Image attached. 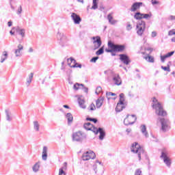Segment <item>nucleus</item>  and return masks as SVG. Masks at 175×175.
Returning <instances> with one entry per match:
<instances>
[{
    "mask_svg": "<svg viewBox=\"0 0 175 175\" xmlns=\"http://www.w3.org/2000/svg\"><path fill=\"white\" fill-rule=\"evenodd\" d=\"M152 102L154 103L152 107L154 109L156 114L161 117H165L167 113L166 111L163 109V107L161 105V103L158 102V100H157L155 97L153 98Z\"/></svg>",
    "mask_w": 175,
    "mask_h": 175,
    "instance_id": "obj_1",
    "label": "nucleus"
},
{
    "mask_svg": "<svg viewBox=\"0 0 175 175\" xmlns=\"http://www.w3.org/2000/svg\"><path fill=\"white\" fill-rule=\"evenodd\" d=\"M131 152L134 154H137L139 160L142 159V157L146 156V152H144V149L140 147V145L137 142H135L132 144L131 148Z\"/></svg>",
    "mask_w": 175,
    "mask_h": 175,
    "instance_id": "obj_2",
    "label": "nucleus"
},
{
    "mask_svg": "<svg viewBox=\"0 0 175 175\" xmlns=\"http://www.w3.org/2000/svg\"><path fill=\"white\" fill-rule=\"evenodd\" d=\"M157 120L161 123L162 132H169L170 131V121L168 119L159 118Z\"/></svg>",
    "mask_w": 175,
    "mask_h": 175,
    "instance_id": "obj_3",
    "label": "nucleus"
},
{
    "mask_svg": "<svg viewBox=\"0 0 175 175\" xmlns=\"http://www.w3.org/2000/svg\"><path fill=\"white\" fill-rule=\"evenodd\" d=\"M135 31L138 36H143L144 31H146V22L144 21H139L137 23Z\"/></svg>",
    "mask_w": 175,
    "mask_h": 175,
    "instance_id": "obj_4",
    "label": "nucleus"
},
{
    "mask_svg": "<svg viewBox=\"0 0 175 175\" xmlns=\"http://www.w3.org/2000/svg\"><path fill=\"white\" fill-rule=\"evenodd\" d=\"M107 46L109 49H113V53H122L125 50V45L116 44L111 41H108Z\"/></svg>",
    "mask_w": 175,
    "mask_h": 175,
    "instance_id": "obj_5",
    "label": "nucleus"
},
{
    "mask_svg": "<svg viewBox=\"0 0 175 175\" xmlns=\"http://www.w3.org/2000/svg\"><path fill=\"white\" fill-rule=\"evenodd\" d=\"M137 120L136 115H127L126 118L124 120V124L126 126L133 125Z\"/></svg>",
    "mask_w": 175,
    "mask_h": 175,
    "instance_id": "obj_6",
    "label": "nucleus"
},
{
    "mask_svg": "<svg viewBox=\"0 0 175 175\" xmlns=\"http://www.w3.org/2000/svg\"><path fill=\"white\" fill-rule=\"evenodd\" d=\"M90 131L94 132L95 135H98V133H100V135H99L100 140H103V139H105V136H106V133L103 131V129L100 127L98 129L93 126Z\"/></svg>",
    "mask_w": 175,
    "mask_h": 175,
    "instance_id": "obj_7",
    "label": "nucleus"
},
{
    "mask_svg": "<svg viewBox=\"0 0 175 175\" xmlns=\"http://www.w3.org/2000/svg\"><path fill=\"white\" fill-rule=\"evenodd\" d=\"M112 73V83L115 85H121L122 84V81L121 80V77L120 75L114 73V72H111Z\"/></svg>",
    "mask_w": 175,
    "mask_h": 175,
    "instance_id": "obj_8",
    "label": "nucleus"
},
{
    "mask_svg": "<svg viewBox=\"0 0 175 175\" xmlns=\"http://www.w3.org/2000/svg\"><path fill=\"white\" fill-rule=\"evenodd\" d=\"M96 154L92 151H88L83 154V161H90V159H95Z\"/></svg>",
    "mask_w": 175,
    "mask_h": 175,
    "instance_id": "obj_9",
    "label": "nucleus"
},
{
    "mask_svg": "<svg viewBox=\"0 0 175 175\" xmlns=\"http://www.w3.org/2000/svg\"><path fill=\"white\" fill-rule=\"evenodd\" d=\"M94 50H98L100 46H102V40L99 36L92 37Z\"/></svg>",
    "mask_w": 175,
    "mask_h": 175,
    "instance_id": "obj_10",
    "label": "nucleus"
},
{
    "mask_svg": "<svg viewBox=\"0 0 175 175\" xmlns=\"http://www.w3.org/2000/svg\"><path fill=\"white\" fill-rule=\"evenodd\" d=\"M83 139H84V134L81 131H78L72 135V140L75 142H81Z\"/></svg>",
    "mask_w": 175,
    "mask_h": 175,
    "instance_id": "obj_11",
    "label": "nucleus"
},
{
    "mask_svg": "<svg viewBox=\"0 0 175 175\" xmlns=\"http://www.w3.org/2000/svg\"><path fill=\"white\" fill-rule=\"evenodd\" d=\"M57 40L59 41V43L62 46H64V44H65V43L68 42L66 37L62 33L58 32L57 34Z\"/></svg>",
    "mask_w": 175,
    "mask_h": 175,
    "instance_id": "obj_12",
    "label": "nucleus"
},
{
    "mask_svg": "<svg viewBox=\"0 0 175 175\" xmlns=\"http://www.w3.org/2000/svg\"><path fill=\"white\" fill-rule=\"evenodd\" d=\"M73 89L75 91H77L78 90H83L85 94H88V88H85L84 86V84L83 83H77L73 85Z\"/></svg>",
    "mask_w": 175,
    "mask_h": 175,
    "instance_id": "obj_13",
    "label": "nucleus"
},
{
    "mask_svg": "<svg viewBox=\"0 0 175 175\" xmlns=\"http://www.w3.org/2000/svg\"><path fill=\"white\" fill-rule=\"evenodd\" d=\"M120 59L124 65H129L131 64V59H129V57L128 55L125 54H120L119 55Z\"/></svg>",
    "mask_w": 175,
    "mask_h": 175,
    "instance_id": "obj_14",
    "label": "nucleus"
},
{
    "mask_svg": "<svg viewBox=\"0 0 175 175\" xmlns=\"http://www.w3.org/2000/svg\"><path fill=\"white\" fill-rule=\"evenodd\" d=\"M71 18L74 21V24L79 25L81 23V17L75 12L71 13Z\"/></svg>",
    "mask_w": 175,
    "mask_h": 175,
    "instance_id": "obj_15",
    "label": "nucleus"
},
{
    "mask_svg": "<svg viewBox=\"0 0 175 175\" xmlns=\"http://www.w3.org/2000/svg\"><path fill=\"white\" fill-rule=\"evenodd\" d=\"M142 6H143V3L142 2H135L134 3H133V5H131L130 10L131 12H136L137 10H139V9H140V8H142Z\"/></svg>",
    "mask_w": 175,
    "mask_h": 175,
    "instance_id": "obj_16",
    "label": "nucleus"
},
{
    "mask_svg": "<svg viewBox=\"0 0 175 175\" xmlns=\"http://www.w3.org/2000/svg\"><path fill=\"white\" fill-rule=\"evenodd\" d=\"M161 158H163L164 163H165L167 166H170V165H172L170 159H169V157H167V154L165 152H162Z\"/></svg>",
    "mask_w": 175,
    "mask_h": 175,
    "instance_id": "obj_17",
    "label": "nucleus"
},
{
    "mask_svg": "<svg viewBox=\"0 0 175 175\" xmlns=\"http://www.w3.org/2000/svg\"><path fill=\"white\" fill-rule=\"evenodd\" d=\"M16 32L17 35H19L22 38V40L25 38V29L17 27H16Z\"/></svg>",
    "mask_w": 175,
    "mask_h": 175,
    "instance_id": "obj_18",
    "label": "nucleus"
},
{
    "mask_svg": "<svg viewBox=\"0 0 175 175\" xmlns=\"http://www.w3.org/2000/svg\"><path fill=\"white\" fill-rule=\"evenodd\" d=\"M23 50H24V46L21 45V44H19L17 46V49L14 50V54L16 57H21L22 55L21 51H23Z\"/></svg>",
    "mask_w": 175,
    "mask_h": 175,
    "instance_id": "obj_19",
    "label": "nucleus"
},
{
    "mask_svg": "<svg viewBox=\"0 0 175 175\" xmlns=\"http://www.w3.org/2000/svg\"><path fill=\"white\" fill-rule=\"evenodd\" d=\"M113 12L109 13L107 15V20L111 25H116V23H118V21L113 18Z\"/></svg>",
    "mask_w": 175,
    "mask_h": 175,
    "instance_id": "obj_20",
    "label": "nucleus"
},
{
    "mask_svg": "<svg viewBox=\"0 0 175 175\" xmlns=\"http://www.w3.org/2000/svg\"><path fill=\"white\" fill-rule=\"evenodd\" d=\"M103 100H105V98L103 96L96 100V106L97 109H100V107H102V105H103Z\"/></svg>",
    "mask_w": 175,
    "mask_h": 175,
    "instance_id": "obj_21",
    "label": "nucleus"
},
{
    "mask_svg": "<svg viewBox=\"0 0 175 175\" xmlns=\"http://www.w3.org/2000/svg\"><path fill=\"white\" fill-rule=\"evenodd\" d=\"M140 129L142 135L145 136V137H148V132H147V127L145 124H142L140 126Z\"/></svg>",
    "mask_w": 175,
    "mask_h": 175,
    "instance_id": "obj_22",
    "label": "nucleus"
},
{
    "mask_svg": "<svg viewBox=\"0 0 175 175\" xmlns=\"http://www.w3.org/2000/svg\"><path fill=\"white\" fill-rule=\"evenodd\" d=\"M32 79H33V72H31L26 79L27 87H29V85H31V83H32Z\"/></svg>",
    "mask_w": 175,
    "mask_h": 175,
    "instance_id": "obj_23",
    "label": "nucleus"
},
{
    "mask_svg": "<svg viewBox=\"0 0 175 175\" xmlns=\"http://www.w3.org/2000/svg\"><path fill=\"white\" fill-rule=\"evenodd\" d=\"M8 51H4L2 53L1 57V60L0 62L1 64H3V62H5V61H6L8 59Z\"/></svg>",
    "mask_w": 175,
    "mask_h": 175,
    "instance_id": "obj_24",
    "label": "nucleus"
},
{
    "mask_svg": "<svg viewBox=\"0 0 175 175\" xmlns=\"http://www.w3.org/2000/svg\"><path fill=\"white\" fill-rule=\"evenodd\" d=\"M47 151H48L47 146H44L42 149V158L43 161H47Z\"/></svg>",
    "mask_w": 175,
    "mask_h": 175,
    "instance_id": "obj_25",
    "label": "nucleus"
},
{
    "mask_svg": "<svg viewBox=\"0 0 175 175\" xmlns=\"http://www.w3.org/2000/svg\"><path fill=\"white\" fill-rule=\"evenodd\" d=\"M124 109V103H121L119 101V103H118L116 107V111L117 112H120L122 111V110Z\"/></svg>",
    "mask_w": 175,
    "mask_h": 175,
    "instance_id": "obj_26",
    "label": "nucleus"
},
{
    "mask_svg": "<svg viewBox=\"0 0 175 175\" xmlns=\"http://www.w3.org/2000/svg\"><path fill=\"white\" fill-rule=\"evenodd\" d=\"M5 113L7 121H12V112H10V110L5 109Z\"/></svg>",
    "mask_w": 175,
    "mask_h": 175,
    "instance_id": "obj_27",
    "label": "nucleus"
},
{
    "mask_svg": "<svg viewBox=\"0 0 175 175\" xmlns=\"http://www.w3.org/2000/svg\"><path fill=\"white\" fill-rule=\"evenodd\" d=\"M78 103L81 107V109H85L86 106L84 103H85V101L84 100V98H78Z\"/></svg>",
    "mask_w": 175,
    "mask_h": 175,
    "instance_id": "obj_28",
    "label": "nucleus"
},
{
    "mask_svg": "<svg viewBox=\"0 0 175 175\" xmlns=\"http://www.w3.org/2000/svg\"><path fill=\"white\" fill-rule=\"evenodd\" d=\"M39 169H40V163L38 162L32 167V170L34 173H38L39 172Z\"/></svg>",
    "mask_w": 175,
    "mask_h": 175,
    "instance_id": "obj_29",
    "label": "nucleus"
},
{
    "mask_svg": "<svg viewBox=\"0 0 175 175\" xmlns=\"http://www.w3.org/2000/svg\"><path fill=\"white\" fill-rule=\"evenodd\" d=\"M134 18L135 20H142L143 18V14L140 12H135L134 14Z\"/></svg>",
    "mask_w": 175,
    "mask_h": 175,
    "instance_id": "obj_30",
    "label": "nucleus"
},
{
    "mask_svg": "<svg viewBox=\"0 0 175 175\" xmlns=\"http://www.w3.org/2000/svg\"><path fill=\"white\" fill-rule=\"evenodd\" d=\"M151 53H152V49L151 48H146L145 49L144 52H142V54H143L145 56H148L150 55V54H151Z\"/></svg>",
    "mask_w": 175,
    "mask_h": 175,
    "instance_id": "obj_31",
    "label": "nucleus"
},
{
    "mask_svg": "<svg viewBox=\"0 0 175 175\" xmlns=\"http://www.w3.org/2000/svg\"><path fill=\"white\" fill-rule=\"evenodd\" d=\"M75 62H76V60H75V59H73L72 57H70L67 59V63L70 68H72V66H73Z\"/></svg>",
    "mask_w": 175,
    "mask_h": 175,
    "instance_id": "obj_32",
    "label": "nucleus"
},
{
    "mask_svg": "<svg viewBox=\"0 0 175 175\" xmlns=\"http://www.w3.org/2000/svg\"><path fill=\"white\" fill-rule=\"evenodd\" d=\"M92 126H94V125L90 122L85 123L83 125V128H85L86 131H91V129H92Z\"/></svg>",
    "mask_w": 175,
    "mask_h": 175,
    "instance_id": "obj_33",
    "label": "nucleus"
},
{
    "mask_svg": "<svg viewBox=\"0 0 175 175\" xmlns=\"http://www.w3.org/2000/svg\"><path fill=\"white\" fill-rule=\"evenodd\" d=\"M33 129L36 131V132H39V129L40 128V125L39 124V122L34 121L33 122Z\"/></svg>",
    "mask_w": 175,
    "mask_h": 175,
    "instance_id": "obj_34",
    "label": "nucleus"
},
{
    "mask_svg": "<svg viewBox=\"0 0 175 175\" xmlns=\"http://www.w3.org/2000/svg\"><path fill=\"white\" fill-rule=\"evenodd\" d=\"M144 59H146V61H147L148 62H152V63H154V57L150 56V55H148V56H144Z\"/></svg>",
    "mask_w": 175,
    "mask_h": 175,
    "instance_id": "obj_35",
    "label": "nucleus"
},
{
    "mask_svg": "<svg viewBox=\"0 0 175 175\" xmlns=\"http://www.w3.org/2000/svg\"><path fill=\"white\" fill-rule=\"evenodd\" d=\"M66 118H67L68 124L73 122V116L70 113H68L66 115Z\"/></svg>",
    "mask_w": 175,
    "mask_h": 175,
    "instance_id": "obj_36",
    "label": "nucleus"
},
{
    "mask_svg": "<svg viewBox=\"0 0 175 175\" xmlns=\"http://www.w3.org/2000/svg\"><path fill=\"white\" fill-rule=\"evenodd\" d=\"M105 53V46H102L96 52V55H102Z\"/></svg>",
    "mask_w": 175,
    "mask_h": 175,
    "instance_id": "obj_37",
    "label": "nucleus"
},
{
    "mask_svg": "<svg viewBox=\"0 0 175 175\" xmlns=\"http://www.w3.org/2000/svg\"><path fill=\"white\" fill-rule=\"evenodd\" d=\"M66 170V166L62 167L59 170V175H66V173H65V170Z\"/></svg>",
    "mask_w": 175,
    "mask_h": 175,
    "instance_id": "obj_38",
    "label": "nucleus"
},
{
    "mask_svg": "<svg viewBox=\"0 0 175 175\" xmlns=\"http://www.w3.org/2000/svg\"><path fill=\"white\" fill-rule=\"evenodd\" d=\"M124 96H125V95L123 93H121L120 94V100H119V102H120L121 103H123L124 102H125Z\"/></svg>",
    "mask_w": 175,
    "mask_h": 175,
    "instance_id": "obj_39",
    "label": "nucleus"
},
{
    "mask_svg": "<svg viewBox=\"0 0 175 175\" xmlns=\"http://www.w3.org/2000/svg\"><path fill=\"white\" fill-rule=\"evenodd\" d=\"M21 13H23V7L20 5L16 10V14H18V16H21Z\"/></svg>",
    "mask_w": 175,
    "mask_h": 175,
    "instance_id": "obj_40",
    "label": "nucleus"
},
{
    "mask_svg": "<svg viewBox=\"0 0 175 175\" xmlns=\"http://www.w3.org/2000/svg\"><path fill=\"white\" fill-rule=\"evenodd\" d=\"M88 109V110L94 111V110L96 109V107L95 106V104L92 103Z\"/></svg>",
    "mask_w": 175,
    "mask_h": 175,
    "instance_id": "obj_41",
    "label": "nucleus"
},
{
    "mask_svg": "<svg viewBox=\"0 0 175 175\" xmlns=\"http://www.w3.org/2000/svg\"><path fill=\"white\" fill-rule=\"evenodd\" d=\"M87 121H92L94 124H96L98 122V119L96 118H87Z\"/></svg>",
    "mask_w": 175,
    "mask_h": 175,
    "instance_id": "obj_42",
    "label": "nucleus"
},
{
    "mask_svg": "<svg viewBox=\"0 0 175 175\" xmlns=\"http://www.w3.org/2000/svg\"><path fill=\"white\" fill-rule=\"evenodd\" d=\"M143 18H146V20H148V18H150L152 14H142Z\"/></svg>",
    "mask_w": 175,
    "mask_h": 175,
    "instance_id": "obj_43",
    "label": "nucleus"
},
{
    "mask_svg": "<svg viewBox=\"0 0 175 175\" xmlns=\"http://www.w3.org/2000/svg\"><path fill=\"white\" fill-rule=\"evenodd\" d=\"M161 69H163V70H165V72H170V67L168 66H161Z\"/></svg>",
    "mask_w": 175,
    "mask_h": 175,
    "instance_id": "obj_44",
    "label": "nucleus"
},
{
    "mask_svg": "<svg viewBox=\"0 0 175 175\" xmlns=\"http://www.w3.org/2000/svg\"><path fill=\"white\" fill-rule=\"evenodd\" d=\"M101 92H102V88L100 86L97 87L95 92L96 95H98V94L100 93Z\"/></svg>",
    "mask_w": 175,
    "mask_h": 175,
    "instance_id": "obj_45",
    "label": "nucleus"
},
{
    "mask_svg": "<svg viewBox=\"0 0 175 175\" xmlns=\"http://www.w3.org/2000/svg\"><path fill=\"white\" fill-rule=\"evenodd\" d=\"M173 35H175V29L170 30L169 32H168V36H173Z\"/></svg>",
    "mask_w": 175,
    "mask_h": 175,
    "instance_id": "obj_46",
    "label": "nucleus"
},
{
    "mask_svg": "<svg viewBox=\"0 0 175 175\" xmlns=\"http://www.w3.org/2000/svg\"><path fill=\"white\" fill-rule=\"evenodd\" d=\"M72 68H81V64H79L78 63L76 62V60H75V64H73V66H72Z\"/></svg>",
    "mask_w": 175,
    "mask_h": 175,
    "instance_id": "obj_47",
    "label": "nucleus"
},
{
    "mask_svg": "<svg viewBox=\"0 0 175 175\" xmlns=\"http://www.w3.org/2000/svg\"><path fill=\"white\" fill-rule=\"evenodd\" d=\"M107 97L109 99V96H116V93H113V92H107L106 93Z\"/></svg>",
    "mask_w": 175,
    "mask_h": 175,
    "instance_id": "obj_48",
    "label": "nucleus"
},
{
    "mask_svg": "<svg viewBox=\"0 0 175 175\" xmlns=\"http://www.w3.org/2000/svg\"><path fill=\"white\" fill-rule=\"evenodd\" d=\"M98 59H99V57L96 56V57H93L91 60L90 62H96V61H98Z\"/></svg>",
    "mask_w": 175,
    "mask_h": 175,
    "instance_id": "obj_49",
    "label": "nucleus"
},
{
    "mask_svg": "<svg viewBox=\"0 0 175 175\" xmlns=\"http://www.w3.org/2000/svg\"><path fill=\"white\" fill-rule=\"evenodd\" d=\"M160 58H161V62H165V59H166V58H167V56H166V55H161L160 56Z\"/></svg>",
    "mask_w": 175,
    "mask_h": 175,
    "instance_id": "obj_50",
    "label": "nucleus"
},
{
    "mask_svg": "<svg viewBox=\"0 0 175 175\" xmlns=\"http://www.w3.org/2000/svg\"><path fill=\"white\" fill-rule=\"evenodd\" d=\"M135 175H142V170L137 169L135 170Z\"/></svg>",
    "mask_w": 175,
    "mask_h": 175,
    "instance_id": "obj_51",
    "label": "nucleus"
},
{
    "mask_svg": "<svg viewBox=\"0 0 175 175\" xmlns=\"http://www.w3.org/2000/svg\"><path fill=\"white\" fill-rule=\"evenodd\" d=\"M126 29L127 31H131V29H132V25H131V23H127Z\"/></svg>",
    "mask_w": 175,
    "mask_h": 175,
    "instance_id": "obj_52",
    "label": "nucleus"
},
{
    "mask_svg": "<svg viewBox=\"0 0 175 175\" xmlns=\"http://www.w3.org/2000/svg\"><path fill=\"white\" fill-rule=\"evenodd\" d=\"M173 54H174V51H171V52L168 53L167 54H166L165 55H166L167 58H169V57H172V55H173Z\"/></svg>",
    "mask_w": 175,
    "mask_h": 175,
    "instance_id": "obj_53",
    "label": "nucleus"
},
{
    "mask_svg": "<svg viewBox=\"0 0 175 175\" xmlns=\"http://www.w3.org/2000/svg\"><path fill=\"white\" fill-rule=\"evenodd\" d=\"M92 9H94V10H95L96 9H98V3H93V5L92 6Z\"/></svg>",
    "mask_w": 175,
    "mask_h": 175,
    "instance_id": "obj_54",
    "label": "nucleus"
},
{
    "mask_svg": "<svg viewBox=\"0 0 175 175\" xmlns=\"http://www.w3.org/2000/svg\"><path fill=\"white\" fill-rule=\"evenodd\" d=\"M105 51H106V53H114V49H106Z\"/></svg>",
    "mask_w": 175,
    "mask_h": 175,
    "instance_id": "obj_55",
    "label": "nucleus"
},
{
    "mask_svg": "<svg viewBox=\"0 0 175 175\" xmlns=\"http://www.w3.org/2000/svg\"><path fill=\"white\" fill-rule=\"evenodd\" d=\"M14 29L16 31V27L12 28L11 31H10V35H12V36L14 35V31H14Z\"/></svg>",
    "mask_w": 175,
    "mask_h": 175,
    "instance_id": "obj_56",
    "label": "nucleus"
},
{
    "mask_svg": "<svg viewBox=\"0 0 175 175\" xmlns=\"http://www.w3.org/2000/svg\"><path fill=\"white\" fill-rule=\"evenodd\" d=\"M97 167H98V165L96 164H94L93 165V170H94L95 173H97V172H98V170H96Z\"/></svg>",
    "mask_w": 175,
    "mask_h": 175,
    "instance_id": "obj_57",
    "label": "nucleus"
},
{
    "mask_svg": "<svg viewBox=\"0 0 175 175\" xmlns=\"http://www.w3.org/2000/svg\"><path fill=\"white\" fill-rule=\"evenodd\" d=\"M158 3H159V1H157V0H152V5H158Z\"/></svg>",
    "mask_w": 175,
    "mask_h": 175,
    "instance_id": "obj_58",
    "label": "nucleus"
},
{
    "mask_svg": "<svg viewBox=\"0 0 175 175\" xmlns=\"http://www.w3.org/2000/svg\"><path fill=\"white\" fill-rule=\"evenodd\" d=\"M12 25H13V22H12V21H10L8 22V27H12Z\"/></svg>",
    "mask_w": 175,
    "mask_h": 175,
    "instance_id": "obj_59",
    "label": "nucleus"
},
{
    "mask_svg": "<svg viewBox=\"0 0 175 175\" xmlns=\"http://www.w3.org/2000/svg\"><path fill=\"white\" fill-rule=\"evenodd\" d=\"M157 36V31H152V38H155Z\"/></svg>",
    "mask_w": 175,
    "mask_h": 175,
    "instance_id": "obj_60",
    "label": "nucleus"
},
{
    "mask_svg": "<svg viewBox=\"0 0 175 175\" xmlns=\"http://www.w3.org/2000/svg\"><path fill=\"white\" fill-rule=\"evenodd\" d=\"M126 132L127 133V135H129V133H131V132H132V129H127L126 130Z\"/></svg>",
    "mask_w": 175,
    "mask_h": 175,
    "instance_id": "obj_61",
    "label": "nucleus"
},
{
    "mask_svg": "<svg viewBox=\"0 0 175 175\" xmlns=\"http://www.w3.org/2000/svg\"><path fill=\"white\" fill-rule=\"evenodd\" d=\"M28 53H33V49L32 47L29 48Z\"/></svg>",
    "mask_w": 175,
    "mask_h": 175,
    "instance_id": "obj_62",
    "label": "nucleus"
},
{
    "mask_svg": "<svg viewBox=\"0 0 175 175\" xmlns=\"http://www.w3.org/2000/svg\"><path fill=\"white\" fill-rule=\"evenodd\" d=\"M170 20H175V16H173V15H171V16H170Z\"/></svg>",
    "mask_w": 175,
    "mask_h": 175,
    "instance_id": "obj_63",
    "label": "nucleus"
},
{
    "mask_svg": "<svg viewBox=\"0 0 175 175\" xmlns=\"http://www.w3.org/2000/svg\"><path fill=\"white\" fill-rule=\"evenodd\" d=\"M63 107H64L65 109H70L68 105H63Z\"/></svg>",
    "mask_w": 175,
    "mask_h": 175,
    "instance_id": "obj_64",
    "label": "nucleus"
}]
</instances>
